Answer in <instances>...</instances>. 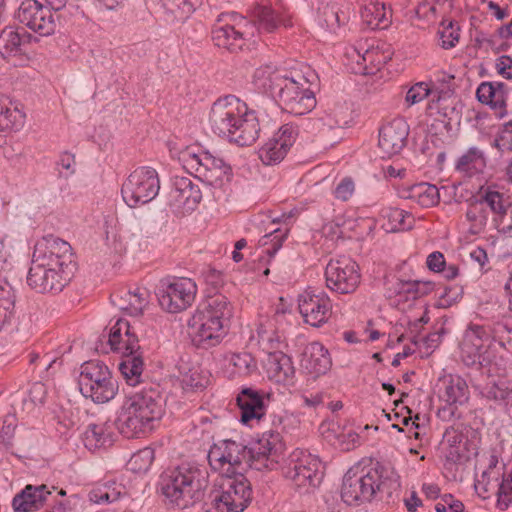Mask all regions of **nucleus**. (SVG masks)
I'll return each mask as SVG.
<instances>
[{"label":"nucleus","mask_w":512,"mask_h":512,"mask_svg":"<svg viewBox=\"0 0 512 512\" xmlns=\"http://www.w3.org/2000/svg\"><path fill=\"white\" fill-rule=\"evenodd\" d=\"M285 444L278 432L268 431L248 446L225 439L214 443L208 451V462L224 476L242 473L246 468L257 471L276 469L284 455Z\"/></svg>","instance_id":"nucleus-1"},{"label":"nucleus","mask_w":512,"mask_h":512,"mask_svg":"<svg viewBox=\"0 0 512 512\" xmlns=\"http://www.w3.org/2000/svg\"><path fill=\"white\" fill-rule=\"evenodd\" d=\"M317 82L318 75L314 71L302 74L271 65L255 69L252 80L256 90L271 96L294 115H303L315 107L312 86H317Z\"/></svg>","instance_id":"nucleus-2"},{"label":"nucleus","mask_w":512,"mask_h":512,"mask_svg":"<svg viewBox=\"0 0 512 512\" xmlns=\"http://www.w3.org/2000/svg\"><path fill=\"white\" fill-rule=\"evenodd\" d=\"M512 354V318H505L493 324L490 332L484 326L470 324L460 345L461 358L465 365L488 367L489 373H500L502 357L497 358L489 339Z\"/></svg>","instance_id":"nucleus-3"},{"label":"nucleus","mask_w":512,"mask_h":512,"mask_svg":"<svg viewBox=\"0 0 512 512\" xmlns=\"http://www.w3.org/2000/svg\"><path fill=\"white\" fill-rule=\"evenodd\" d=\"M209 121L215 134L239 146L254 143L260 131L255 115L248 113L246 105L232 95L213 103Z\"/></svg>","instance_id":"nucleus-4"},{"label":"nucleus","mask_w":512,"mask_h":512,"mask_svg":"<svg viewBox=\"0 0 512 512\" xmlns=\"http://www.w3.org/2000/svg\"><path fill=\"white\" fill-rule=\"evenodd\" d=\"M160 490L170 504L185 509L202 500L208 486V472L195 463H183L164 471Z\"/></svg>","instance_id":"nucleus-5"},{"label":"nucleus","mask_w":512,"mask_h":512,"mask_svg":"<svg viewBox=\"0 0 512 512\" xmlns=\"http://www.w3.org/2000/svg\"><path fill=\"white\" fill-rule=\"evenodd\" d=\"M108 344L114 352L121 354L119 371L129 386H137L142 382L144 361L139 339L130 323L118 319L111 327Z\"/></svg>","instance_id":"nucleus-6"},{"label":"nucleus","mask_w":512,"mask_h":512,"mask_svg":"<svg viewBox=\"0 0 512 512\" xmlns=\"http://www.w3.org/2000/svg\"><path fill=\"white\" fill-rule=\"evenodd\" d=\"M253 499L250 481L243 473L222 479L219 489L210 493L204 503L205 512H243Z\"/></svg>","instance_id":"nucleus-7"},{"label":"nucleus","mask_w":512,"mask_h":512,"mask_svg":"<svg viewBox=\"0 0 512 512\" xmlns=\"http://www.w3.org/2000/svg\"><path fill=\"white\" fill-rule=\"evenodd\" d=\"M183 168L205 184L225 192L232 177L230 165L208 151L187 148L179 156Z\"/></svg>","instance_id":"nucleus-8"},{"label":"nucleus","mask_w":512,"mask_h":512,"mask_svg":"<svg viewBox=\"0 0 512 512\" xmlns=\"http://www.w3.org/2000/svg\"><path fill=\"white\" fill-rule=\"evenodd\" d=\"M380 472L375 466L365 470L360 465L351 467L344 475L341 487V498L350 506L369 502L375 496L376 481Z\"/></svg>","instance_id":"nucleus-9"},{"label":"nucleus","mask_w":512,"mask_h":512,"mask_svg":"<svg viewBox=\"0 0 512 512\" xmlns=\"http://www.w3.org/2000/svg\"><path fill=\"white\" fill-rule=\"evenodd\" d=\"M158 173L151 167L135 169L123 182L121 194L129 207H136L152 201L159 193Z\"/></svg>","instance_id":"nucleus-10"},{"label":"nucleus","mask_w":512,"mask_h":512,"mask_svg":"<svg viewBox=\"0 0 512 512\" xmlns=\"http://www.w3.org/2000/svg\"><path fill=\"white\" fill-rule=\"evenodd\" d=\"M74 273L57 266V262L40 261L32 256L27 274L28 286L37 293H58L69 283Z\"/></svg>","instance_id":"nucleus-11"},{"label":"nucleus","mask_w":512,"mask_h":512,"mask_svg":"<svg viewBox=\"0 0 512 512\" xmlns=\"http://www.w3.org/2000/svg\"><path fill=\"white\" fill-rule=\"evenodd\" d=\"M284 475L299 494L311 493L323 480L322 462L316 456L303 454L291 460Z\"/></svg>","instance_id":"nucleus-12"},{"label":"nucleus","mask_w":512,"mask_h":512,"mask_svg":"<svg viewBox=\"0 0 512 512\" xmlns=\"http://www.w3.org/2000/svg\"><path fill=\"white\" fill-rule=\"evenodd\" d=\"M197 293L196 283L190 278H174L162 281L157 297L163 310L179 313L192 305Z\"/></svg>","instance_id":"nucleus-13"},{"label":"nucleus","mask_w":512,"mask_h":512,"mask_svg":"<svg viewBox=\"0 0 512 512\" xmlns=\"http://www.w3.org/2000/svg\"><path fill=\"white\" fill-rule=\"evenodd\" d=\"M326 286L339 294L353 293L360 283L358 264L348 256L331 259L325 269Z\"/></svg>","instance_id":"nucleus-14"},{"label":"nucleus","mask_w":512,"mask_h":512,"mask_svg":"<svg viewBox=\"0 0 512 512\" xmlns=\"http://www.w3.org/2000/svg\"><path fill=\"white\" fill-rule=\"evenodd\" d=\"M16 17L21 24L40 36H49L55 32L54 13L37 0L23 1Z\"/></svg>","instance_id":"nucleus-15"},{"label":"nucleus","mask_w":512,"mask_h":512,"mask_svg":"<svg viewBox=\"0 0 512 512\" xmlns=\"http://www.w3.org/2000/svg\"><path fill=\"white\" fill-rule=\"evenodd\" d=\"M444 384L441 398L445 401V405L438 409L437 415L446 422L461 419L463 413L460 407L468 402L470 396L468 385L462 377L457 375H450Z\"/></svg>","instance_id":"nucleus-16"},{"label":"nucleus","mask_w":512,"mask_h":512,"mask_svg":"<svg viewBox=\"0 0 512 512\" xmlns=\"http://www.w3.org/2000/svg\"><path fill=\"white\" fill-rule=\"evenodd\" d=\"M125 401L154 427L165 412V398L158 387L144 386L140 390L130 393Z\"/></svg>","instance_id":"nucleus-17"},{"label":"nucleus","mask_w":512,"mask_h":512,"mask_svg":"<svg viewBox=\"0 0 512 512\" xmlns=\"http://www.w3.org/2000/svg\"><path fill=\"white\" fill-rule=\"evenodd\" d=\"M188 327L192 331L194 344L203 349L218 345L226 335L225 325L198 309L189 319Z\"/></svg>","instance_id":"nucleus-18"},{"label":"nucleus","mask_w":512,"mask_h":512,"mask_svg":"<svg viewBox=\"0 0 512 512\" xmlns=\"http://www.w3.org/2000/svg\"><path fill=\"white\" fill-rule=\"evenodd\" d=\"M40 261L57 262V266L74 273L75 262L71 245L52 234L42 237L34 246L33 255Z\"/></svg>","instance_id":"nucleus-19"},{"label":"nucleus","mask_w":512,"mask_h":512,"mask_svg":"<svg viewBox=\"0 0 512 512\" xmlns=\"http://www.w3.org/2000/svg\"><path fill=\"white\" fill-rule=\"evenodd\" d=\"M298 308L304 321L320 327L326 323L332 312L331 300L325 292L306 290L298 297Z\"/></svg>","instance_id":"nucleus-20"},{"label":"nucleus","mask_w":512,"mask_h":512,"mask_svg":"<svg viewBox=\"0 0 512 512\" xmlns=\"http://www.w3.org/2000/svg\"><path fill=\"white\" fill-rule=\"evenodd\" d=\"M298 130L293 124H284L260 149L259 158L265 165L279 164L294 144Z\"/></svg>","instance_id":"nucleus-21"},{"label":"nucleus","mask_w":512,"mask_h":512,"mask_svg":"<svg viewBox=\"0 0 512 512\" xmlns=\"http://www.w3.org/2000/svg\"><path fill=\"white\" fill-rule=\"evenodd\" d=\"M346 56L353 63L351 69L355 74L373 75L390 59L379 47L360 43L357 47L347 49Z\"/></svg>","instance_id":"nucleus-22"},{"label":"nucleus","mask_w":512,"mask_h":512,"mask_svg":"<svg viewBox=\"0 0 512 512\" xmlns=\"http://www.w3.org/2000/svg\"><path fill=\"white\" fill-rule=\"evenodd\" d=\"M201 199V190L189 177H174L168 199L173 209L181 212L192 211Z\"/></svg>","instance_id":"nucleus-23"},{"label":"nucleus","mask_w":512,"mask_h":512,"mask_svg":"<svg viewBox=\"0 0 512 512\" xmlns=\"http://www.w3.org/2000/svg\"><path fill=\"white\" fill-rule=\"evenodd\" d=\"M409 126L403 118H395L382 126L379 131L378 145L383 157L398 154L406 145Z\"/></svg>","instance_id":"nucleus-24"},{"label":"nucleus","mask_w":512,"mask_h":512,"mask_svg":"<svg viewBox=\"0 0 512 512\" xmlns=\"http://www.w3.org/2000/svg\"><path fill=\"white\" fill-rule=\"evenodd\" d=\"M118 432L127 439L137 438L154 427L124 400L114 421Z\"/></svg>","instance_id":"nucleus-25"},{"label":"nucleus","mask_w":512,"mask_h":512,"mask_svg":"<svg viewBox=\"0 0 512 512\" xmlns=\"http://www.w3.org/2000/svg\"><path fill=\"white\" fill-rule=\"evenodd\" d=\"M332 365L328 350L319 342L308 344L303 352L301 366L313 377L326 374Z\"/></svg>","instance_id":"nucleus-26"},{"label":"nucleus","mask_w":512,"mask_h":512,"mask_svg":"<svg viewBox=\"0 0 512 512\" xmlns=\"http://www.w3.org/2000/svg\"><path fill=\"white\" fill-rule=\"evenodd\" d=\"M50 495L51 491L45 484L27 485L14 496L12 506L16 512H33L43 507Z\"/></svg>","instance_id":"nucleus-27"},{"label":"nucleus","mask_w":512,"mask_h":512,"mask_svg":"<svg viewBox=\"0 0 512 512\" xmlns=\"http://www.w3.org/2000/svg\"><path fill=\"white\" fill-rule=\"evenodd\" d=\"M237 405L240 409V421L248 424L251 420H260L265 415V403L262 395L252 388H244L238 394Z\"/></svg>","instance_id":"nucleus-28"},{"label":"nucleus","mask_w":512,"mask_h":512,"mask_svg":"<svg viewBox=\"0 0 512 512\" xmlns=\"http://www.w3.org/2000/svg\"><path fill=\"white\" fill-rule=\"evenodd\" d=\"M380 474L379 480L376 481L377 487H375V496L379 495L380 500L386 503H395L399 498L400 494V481L399 476L394 472L393 469L386 467L379 462L375 464Z\"/></svg>","instance_id":"nucleus-29"},{"label":"nucleus","mask_w":512,"mask_h":512,"mask_svg":"<svg viewBox=\"0 0 512 512\" xmlns=\"http://www.w3.org/2000/svg\"><path fill=\"white\" fill-rule=\"evenodd\" d=\"M79 390L85 398L95 403H106L113 399L117 392V384L113 377L104 380H79Z\"/></svg>","instance_id":"nucleus-30"},{"label":"nucleus","mask_w":512,"mask_h":512,"mask_svg":"<svg viewBox=\"0 0 512 512\" xmlns=\"http://www.w3.org/2000/svg\"><path fill=\"white\" fill-rule=\"evenodd\" d=\"M6 263L5 255L2 252L0 245V272ZM15 308V294L11 285L3 278L0 277V331L8 324L14 317Z\"/></svg>","instance_id":"nucleus-31"},{"label":"nucleus","mask_w":512,"mask_h":512,"mask_svg":"<svg viewBox=\"0 0 512 512\" xmlns=\"http://www.w3.org/2000/svg\"><path fill=\"white\" fill-rule=\"evenodd\" d=\"M265 366L269 377L277 382H286L295 373L291 358L281 351L269 352Z\"/></svg>","instance_id":"nucleus-32"},{"label":"nucleus","mask_w":512,"mask_h":512,"mask_svg":"<svg viewBox=\"0 0 512 512\" xmlns=\"http://www.w3.org/2000/svg\"><path fill=\"white\" fill-rule=\"evenodd\" d=\"M169 23H183L195 11L199 0H157Z\"/></svg>","instance_id":"nucleus-33"},{"label":"nucleus","mask_w":512,"mask_h":512,"mask_svg":"<svg viewBox=\"0 0 512 512\" xmlns=\"http://www.w3.org/2000/svg\"><path fill=\"white\" fill-rule=\"evenodd\" d=\"M214 44L230 52H237L245 44L243 33L231 25H215L212 30Z\"/></svg>","instance_id":"nucleus-34"},{"label":"nucleus","mask_w":512,"mask_h":512,"mask_svg":"<svg viewBox=\"0 0 512 512\" xmlns=\"http://www.w3.org/2000/svg\"><path fill=\"white\" fill-rule=\"evenodd\" d=\"M391 10L384 2L369 1L361 9V18L370 29H385L390 25Z\"/></svg>","instance_id":"nucleus-35"},{"label":"nucleus","mask_w":512,"mask_h":512,"mask_svg":"<svg viewBox=\"0 0 512 512\" xmlns=\"http://www.w3.org/2000/svg\"><path fill=\"white\" fill-rule=\"evenodd\" d=\"M211 318H216L221 324L228 326V323L233 315V306L225 295L215 294L209 296L204 304L198 308Z\"/></svg>","instance_id":"nucleus-36"},{"label":"nucleus","mask_w":512,"mask_h":512,"mask_svg":"<svg viewBox=\"0 0 512 512\" xmlns=\"http://www.w3.org/2000/svg\"><path fill=\"white\" fill-rule=\"evenodd\" d=\"M485 167L486 158L483 151L477 147H470L455 164V170L467 177L483 172Z\"/></svg>","instance_id":"nucleus-37"},{"label":"nucleus","mask_w":512,"mask_h":512,"mask_svg":"<svg viewBox=\"0 0 512 512\" xmlns=\"http://www.w3.org/2000/svg\"><path fill=\"white\" fill-rule=\"evenodd\" d=\"M257 341L263 351H280L283 335L275 329L274 321L267 319L261 322L256 330Z\"/></svg>","instance_id":"nucleus-38"},{"label":"nucleus","mask_w":512,"mask_h":512,"mask_svg":"<svg viewBox=\"0 0 512 512\" xmlns=\"http://www.w3.org/2000/svg\"><path fill=\"white\" fill-rule=\"evenodd\" d=\"M24 121L25 113L7 99L0 97V131L19 130Z\"/></svg>","instance_id":"nucleus-39"},{"label":"nucleus","mask_w":512,"mask_h":512,"mask_svg":"<svg viewBox=\"0 0 512 512\" xmlns=\"http://www.w3.org/2000/svg\"><path fill=\"white\" fill-rule=\"evenodd\" d=\"M476 96L479 102L489 105L499 118L507 114L505 99L501 92L494 88L493 82L481 83L477 88Z\"/></svg>","instance_id":"nucleus-40"},{"label":"nucleus","mask_w":512,"mask_h":512,"mask_svg":"<svg viewBox=\"0 0 512 512\" xmlns=\"http://www.w3.org/2000/svg\"><path fill=\"white\" fill-rule=\"evenodd\" d=\"M251 17L259 30L273 32L282 23L278 13L269 5L258 3L251 11Z\"/></svg>","instance_id":"nucleus-41"},{"label":"nucleus","mask_w":512,"mask_h":512,"mask_svg":"<svg viewBox=\"0 0 512 512\" xmlns=\"http://www.w3.org/2000/svg\"><path fill=\"white\" fill-rule=\"evenodd\" d=\"M443 454L444 469L449 474L448 476L456 479L458 474L463 470V466L468 459L465 445L443 447Z\"/></svg>","instance_id":"nucleus-42"},{"label":"nucleus","mask_w":512,"mask_h":512,"mask_svg":"<svg viewBox=\"0 0 512 512\" xmlns=\"http://www.w3.org/2000/svg\"><path fill=\"white\" fill-rule=\"evenodd\" d=\"M405 198L414 200L422 207H432L438 204L440 196L435 185L419 183L412 186Z\"/></svg>","instance_id":"nucleus-43"},{"label":"nucleus","mask_w":512,"mask_h":512,"mask_svg":"<svg viewBox=\"0 0 512 512\" xmlns=\"http://www.w3.org/2000/svg\"><path fill=\"white\" fill-rule=\"evenodd\" d=\"M29 35H21L17 29L6 27L0 33V55L4 58L16 55L21 51V45Z\"/></svg>","instance_id":"nucleus-44"},{"label":"nucleus","mask_w":512,"mask_h":512,"mask_svg":"<svg viewBox=\"0 0 512 512\" xmlns=\"http://www.w3.org/2000/svg\"><path fill=\"white\" fill-rule=\"evenodd\" d=\"M83 441L86 448L93 450L110 445L112 438L103 424H89L83 433Z\"/></svg>","instance_id":"nucleus-45"},{"label":"nucleus","mask_w":512,"mask_h":512,"mask_svg":"<svg viewBox=\"0 0 512 512\" xmlns=\"http://www.w3.org/2000/svg\"><path fill=\"white\" fill-rule=\"evenodd\" d=\"M484 396L505 407H512V381H499L487 385L483 391Z\"/></svg>","instance_id":"nucleus-46"},{"label":"nucleus","mask_w":512,"mask_h":512,"mask_svg":"<svg viewBox=\"0 0 512 512\" xmlns=\"http://www.w3.org/2000/svg\"><path fill=\"white\" fill-rule=\"evenodd\" d=\"M388 220V230L391 232L404 231L412 227L413 218L405 210L399 208H386L381 212Z\"/></svg>","instance_id":"nucleus-47"},{"label":"nucleus","mask_w":512,"mask_h":512,"mask_svg":"<svg viewBox=\"0 0 512 512\" xmlns=\"http://www.w3.org/2000/svg\"><path fill=\"white\" fill-rule=\"evenodd\" d=\"M345 20L344 13L334 5H325L319 11V25L331 32H335Z\"/></svg>","instance_id":"nucleus-48"},{"label":"nucleus","mask_w":512,"mask_h":512,"mask_svg":"<svg viewBox=\"0 0 512 512\" xmlns=\"http://www.w3.org/2000/svg\"><path fill=\"white\" fill-rule=\"evenodd\" d=\"M111 377L112 374L105 364L98 361H89L81 366L79 380L100 381Z\"/></svg>","instance_id":"nucleus-49"},{"label":"nucleus","mask_w":512,"mask_h":512,"mask_svg":"<svg viewBox=\"0 0 512 512\" xmlns=\"http://www.w3.org/2000/svg\"><path fill=\"white\" fill-rule=\"evenodd\" d=\"M478 199L486 207V209L495 214L494 218L498 220L506 214V207L503 201V195L498 191L487 190Z\"/></svg>","instance_id":"nucleus-50"},{"label":"nucleus","mask_w":512,"mask_h":512,"mask_svg":"<svg viewBox=\"0 0 512 512\" xmlns=\"http://www.w3.org/2000/svg\"><path fill=\"white\" fill-rule=\"evenodd\" d=\"M154 450L145 447L134 453L128 461V466L134 472H146L154 461Z\"/></svg>","instance_id":"nucleus-51"},{"label":"nucleus","mask_w":512,"mask_h":512,"mask_svg":"<svg viewBox=\"0 0 512 512\" xmlns=\"http://www.w3.org/2000/svg\"><path fill=\"white\" fill-rule=\"evenodd\" d=\"M488 216V210L478 198L469 201V206L466 211V219L475 227H484L487 223Z\"/></svg>","instance_id":"nucleus-52"},{"label":"nucleus","mask_w":512,"mask_h":512,"mask_svg":"<svg viewBox=\"0 0 512 512\" xmlns=\"http://www.w3.org/2000/svg\"><path fill=\"white\" fill-rule=\"evenodd\" d=\"M228 362L239 375H248L256 369V362L250 353H233L228 358Z\"/></svg>","instance_id":"nucleus-53"},{"label":"nucleus","mask_w":512,"mask_h":512,"mask_svg":"<svg viewBox=\"0 0 512 512\" xmlns=\"http://www.w3.org/2000/svg\"><path fill=\"white\" fill-rule=\"evenodd\" d=\"M128 296V314L131 316H139L143 313L148 305V292L145 289H136L135 291H127Z\"/></svg>","instance_id":"nucleus-54"},{"label":"nucleus","mask_w":512,"mask_h":512,"mask_svg":"<svg viewBox=\"0 0 512 512\" xmlns=\"http://www.w3.org/2000/svg\"><path fill=\"white\" fill-rule=\"evenodd\" d=\"M441 25L442 29L438 31L441 47L450 49L454 47L459 40V28L451 20H444Z\"/></svg>","instance_id":"nucleus-55"},{"label":"nucleus","mask_w":512,"mask_h":512,"mask_svg":"<svg viewBox=\"0 0 512 512\" xmlns=\"http://www.w3.org/2000/svg\"><path fill=\"white\" fill-rule=\"evenodd\" d=\"M329 113H331L332 121L330 125H334L335 128H342L349 124L351 120V111L346 103H335L328 107Z\"/></svg>","instance_id":"nucleus-56"},{"label":"nucleus","mask_w":512,"mask_h":512,"mask_svg":"<svg viewBox=\"0 0 512 512\" xmlns=\"http://www.w3.org/2000/svg\"><path fill=\"white\" fill-rule=\"evenodd\" d=\"M453 81L454 75L444 71L434 73L432 83L435 89L438 90V100L453 91Z\"/></svg>","instance_id":"nucleus-57"},{"label":"nucleus","mask_w":512,"mask_h":512,"mask_svg":"<svg viewBox=\"0 0 512 512\" xmlns=\"http://www.w3.org/2000/svg\"><path fill=\"white\" fill-rule=\"evenodd\" d=\"M433 93V88L425 82L414 84L406 93L405 100L409 105H414Z\"/></svg>","instance_id":"nucleus-58"},{"label":"nucleus","mask_w":512,"mask_h":512,"mask_svg":"<svg viewBox=\"0 0 512 512\" xmlns=\"http://www.w3.org/2000/svg\"><path fill=\"white\" fill-rule=\"evenodd\" d=\"M330 121H332V116L327 108L323 112L318 113L316 116L309 118L307 127L312 132H324L335 128L334 125L329 124Z\"/></svg>","instance_id":"nucleus-59"},{"label":"nucleus","mask_w":512,"mask_h":512,"mask_svg":"<svg viewBox=\"0 0 512 512\" xmlns=\"http://www.w3.org/2000/svg\"><path fill=\"white\" fill-rule=\"evenodd\" d=\"M436 512H466L461 501L456 500L451 494H445L435 504Z\"/></svg>","instance_id":"nucleus-60"},{"label":"nucleus","mask_w":512,"mask_h":512,"mask_svg":"<svg viewBox=\"0 0 512 512\" xmlns=\"http://www.w3.org/2000/svg\"><path fill=\"white\" fill-rule=\"evenodd\" d=\"M286 238V233H281L279 230H274L270 234L264 235L260 243L263 246H266L269 242L271 243V247L266 249V254L270 257L274 256L276 252L281 248L283 240Z\"/></svg>","instance_id":"nucleus-61"},{"label":"nucleus","mask_w":512,"mask_h":512,"mask_svg":"<svg viewBox=\"0 0 512 512\" xmlns=\"http://www.w3.org/2000/svg\"><path fill=\"white\" fill-rule=\"evenodd\" d=\"M355 183L351 177H344L335 187L333 194L336 199L348 201L354 194Z\"/></svg>","instance_id":"nucleus-62"},{"label":"nucleus","mask_w":512,"mask_h":512,"mask_svg":"<svg viewBox=\"0 0 512 512\" xmlns=\"http://www.w3.org/2000/svg\"><path fill=\"white\" fill-rule=\"evenodd\" d=\"M494 146L500 151H512V121L506 123L494 140Z\"/></svg>","instance_id":"nucleus-63"},{"label":"nucleus","mask_w":512,"mask_h":512,"mask_svg":"<svg viewBox=\"0 0 512 512\" xmlns=\"http://www.w3.org/2000/svg\"><path fill=\"white\" fill-rule=\"evenodd\" d=\"M501 475H502V473L500 470H493V469L483 470L480 478L476 479V488L480 485L483 486V489L485 491L489 490V486L495 488L494 486L497 485V482L499 481Z\"/></svg>","instance_id":"nucleus-64"}]
</instances>
